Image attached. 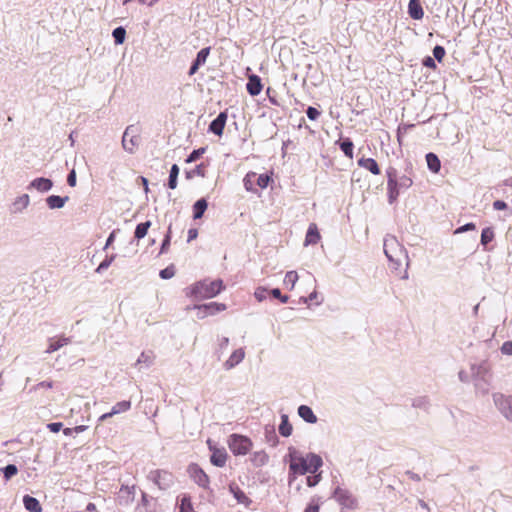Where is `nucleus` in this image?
Instances as JSON below:
<instances>
[{"label": "nucleus", "instance_id": "1", "mask_svg": "<svg viewBox=\"0 0 512 512\" xmlns=\"http://www.w3.org/2000/svg\"><path fill=\"white\" fill-rule=\"evenodd\" d=\"M384 253L388 260L393 264L394 269H398L403 262H405L406 268L409 267V256L404 246L397 240L393 235H387L384 238ZM403 279L408 278L407 269L404 271Z\"/></svg>", "mask_w": 512, "mask_h": 512}, {"label": "nucleus", "instance_id": "2", "mask_svg": "<svg viewBox=\"0 0 512 512\" xmlns=\"http://www.w3.org/2000/svg\"><path fill=\"white\" fill-rule=\"evenodd\" d=\"M224 289L223 281L203 280L195 283L190 289V295L196 300L210 299L217 296Z\"/></svg>", "mask_w": 512, "mask_h": 512}, {"label": "nucleus", "instance_id": "3", "mask_svg": "<svg viewBox=\"0 0 512 512\" xmlns=\"http://www.w3.org/2000/svg\"><path fill=\"white\" fill-rule=\"evenodd\" d=\"M285 460L289 462V483L295 480L297 475H305L308 473L306 457H303L294 447H289Z\"/></svg>", "mask_w": 512, "mask_h": 512}, {"label": "nucleus", "instance_id": "4", "mask_svg": "<svg viewBox=\"0 0 512 512\" xmlns=\"http://www.w3.org/2000/svg\"><path fill=\"white\" fill-rule=\"evenodd\" d=\"M228 446L235 456H243L252 449L253 443L247 436L231 434L228 439Z\"/></svg>", "mask_w": 512, "mask_h": 512}, {"label": "nucleus", "instance_id": "5", "mask_svg": "<svg viewBox=\"0 0 512 512\" xmlns=\"http://www.w3.org/2000/svg\"><path fill=\"white\" fill-rule=\"evenodd\" d=\"M493 402L502 416L512 423V395L494 393Z\"/></svg>", "mask_w": 512, "mask_h": 512}, {"label": "nucleus", "instance_id": "6", "mask_svg": "<svg viewBox=\"0 0 512 512\" xmlns=\"http://www.w3.org/2000/svg\"><path fill=\"white\" fill-rule=\"evenodd\" d=\"M148 479L151 480L161 490L170 488L174 483L172 473L166 470H153L148 474Z\"/></svg>", "mask_w": 512, "mask_h": 512}, {"label": "nucleus", "instance_id": "7", "mask_svg": "<svg viewBox=\"0 0 512 512\" xmlns=\"http://www.w3.org/2000/svg\"><path fill=\"white\" fill-rule=\"evenodd\" d=\"M333 498L342 508L355 509L357 506L356 498L347 489L337 487L333 492Z\"/></svg>", "mask_w": 512, "mask_h": 512}, {"label": "nucleus", "instance_id": "8", "mask_svg": "<svg viewBox=\"0 0 512 512\" xmlns=\"http://www.w3.org/2000/svg\"><path fill=\"white\" fill-rule=\"evenodd\" d=\"M387 174V190L389 203H394L402 190L397 183V171L395 168L389 167L386 171Z\"/></svg>", "mask_w": 512, "mask_h": 512}, {"label": "nucleus", "instance_id": "9", "mask_svg": "<svg viewBox=\"0 0 512 512\" xmlns=\"http://www.w3.org/2000/svg\"><path fill=\"white\" fill-rule=\"evenodd\" d=\"M136 485L122 484L116 497V502L119 506L127 507L135 500Z\"/></svg>", "mask_w": 512, "mask_h": 512}, {"label": "nucleus", "instance_id": "10", "mask_svg": "<svg viewBox=\"0 0 512 512\" xmlns=\"http://www.w3.org/2000/svg\"><path fill=\"white\" fill-rule=\"evenodd\" d=\"M138 144L139 137L136 135V129L132 125L128 126L122 137V146L124 150L129 153H133Z\"/></svg>", "mask_w": 512, "mask_h": 512}, {"label": "nucleus", "instance_id": "11", "mask_svg": "<svg viewBox=\"0 0 512 512\" xmlns=\"http://www.w3.org/2000/svg\"><path fill=\"white\" fill-rule=\"evenodd\" d=\"M471 375L476 381L487 382L490 375V365L488 361H481L471 365Z\"/></svg>", "mask_w": 512, "mask_h": 512}, {"label": "nucleus", "instance_id": "12", "mask_svg": "<svg viewBox=\"0 0 512 512\" xmlns=\"http://www.w3.org/2000/svg\"><path fill=\"white\" fill-rule=\"evenodd\" d=\"M188 472L197 485L202 488H208L209 477L197 464H191L188 468Z\"/></svg>", "mask_w": 512, "mask_h": 512}, {"label": "nucleus", "instance_id": "13", "mask_svg": "<svg viewBox=\"0 0 512 512\" xmlns=\"http://www.w3.org/2000/svg\"><path fill=\"white\" fill-rule=\"evenodd\" d=\"M192 308L200 312L205 311V314H198V318L203 319L208 315H215L218 312L226 310V305L223 303L210 302L202 305H194Z\"/></svg>", "mask_w": 512, "mask_h": 512}, {"label": "nucleus", "instance_id": "14", "mask_svg": "<svg viewBox=\"0 0 512 512\" xmlns=\"http://www.w3.org/2000/svg\"><path fill=\"white\" fill-rule=\"evenodd\" d=\"M53 187V182L49 178L38 177L33 179L27 186L28 190L35 189L40 193H46Z\"/></svg>", "mask_w": 512, "mask_h": 512}, {"label": "nucleus", "instance_id": "15", "mask_svg": "<svg viewBox=\"0 0 512 512\" xmlns=\"http://www.w3.org/2000/svg\"><path fill=\"white\" fill-rule=\"evenodd\" d=\"M210 50H211L210 47H205V48H202L197 53L196 58L193 61L192 65L189 69V72H188V74L190 76L194 75L197 72V70L199 69V67L202 66L203 64H205V62L210 54Z\"/></svg>", "mask_w": 512, "mask_h": 512}, {"label": "nucleus", "instance_id": "16", "mask_svg": "<svg viewBox=\"0 0 512 512\" xmlns=\"http://www.w3.org/2000/svg\"><path fill=\"white\" fill-rule=\"evenodd\" d=\"M227 121V113L220 112L218 116L210 123L209 131L214 133L217 136H221L223 134V130L225 128V124Z\"/></svg>", "mask_w": 512, "mask_h": 512}, {"label": "nucleus", "instance_id": "17", "mask_svg": "<svg viewBox=\"0 0 512 512\" xmlns=\"http://www.w3.org/2000/svg\"><path fill=\"white\" fill-rule=\"evenodd\" d=\"M30 204L28 194H22L16 197L11 205V212L14 214L22 213Z\"/></svg>", "mask_w": 512, "mask_h": 512}, {"label": "nucleus", "instance_id": "18", "mask_svg": "<svg viewBox=\"0 0 512 512\" xmlns=\"http://www.w3.org/2000/svg\"><path fill=\"white\" fill-rule=\"evenodd\" d=\"M244 357H245L244 349L239 348V349L235 350L230 355V357L225 361L223 366L226 370H230V369L234 368L236 365H238L239 363H241L243 361Z\"/></svg>", "mask_w": 512, "mask_h": 512}, {"label": "nucleus", "instance_id": "19", "mask_svg": "<svg viewBox=\"0 0 512 512\" xmlns=\"http://www.w3.org/2000/svg\"><path fill=\"white\" fill-rule=\"evenodd\" d=\"M246 89L251 96L259 95L262 90V83L260 77L254 74L249 76L248 82L246 84Z\"/></svg>", "mask_w": 512, "mask_h": 512}, {"label": "nucleus", "instance_id": "20", "mask_svg": "<svg viewBox=\"0 0 512 512\" xmlns=\"http://www.w3.org/2000/svg\"><path fill=\"white\" fill-rule=\"evenodd\" d=\"M408 14L414 20H420L424 16V11L420 0H410L408 4Z\"/></svg>", "mask_w": 512, "mask_h": 512}, {"label": "nucleus", "instance_id": "21", "mask_svg": "<svg viewBox=\"0 0 512 512\" xmlns=\"http://www.w3.org/2000/svg\"><path fill=\"white\" fill-rule=\"evenodd\" d=\"M306 462L309 468L308 473L315 474L319 468L323 465L322 458L314 453H308L306 455Z\"/></svg>", "mask_w": 512, "mask_h": 512}, {"label": "nucleus", "instance_id": "22", "mask_svg": "<svg viewBox=\"0 0 512 512\" xmlns=\"http://www.w3.org/2000/svg\"><path fill=\"white\" fill-rule=\"evenodd\" d=\"M68 200V196L50 195L46 198V204L50 209H61Z\"/></svg>", "mask_w": 512, "mask_h": 512}, {"label": "nucleus", "instance_id": "23", "mask_svg": "<svg viewBox=\"0 0 512 512\" xmlns=\"http://www.w3.org/2000/svg\"><path fill=\"white\" fill-rule=\"evenodd\" d=\"M320 240V233L316 224L312 223L309 225L306 237H305V245H314L317 244Z\"/></svg>", "mask_w": 512, "mask_h": 512}, {"label": "nucleus", "instance_id": "24", "mask_svg": "<svg viewBox=\"0 0 512 512\" xmlns=\"http://www.w3.org/2000/svg\"><path fill=\"white\" fill-rule=\"evenodd\" d=\"M298 415L307 423L314 424L317 422V416L307 405H300L298 407Z\"/></svg>", "mask_w": 512, "mask_h": 512}, {"label": "nucleus", "instance_id": "25", "mask_svg": "<svg viewBox=\"0 0 512 512\" xmlns=\"http://www.w3.org/2000/svg\"><path fill=\"white\" fill-rule=\"evenodd\" d=\"M358 165L368 171H370L374 175L380 174V169L377 162L373 158H360L358 160Z\"/></svg>", "mask_w": 512, "mask_h": 512}, {"label": "nucleus", "instance_id": "26", "mask_svg": "<svg viewBox=\"0 0 512 512\" xmlns=\"http://www.w3.org/2000/svg\"><path fill=\"white\" fill-rule=\"evenodd\" d=\"M23 504L25 509L29 512H42L41 504L35 497L25 495L23 497Z\"/></svg>", "mask_w": 512, "mask_h": 512}, {"label": "nucleus", "instance_id": "27", "mask_svg": "<svg viewBox=\"0 0 512 512\" xmlns=\"http://www.w3.org/2000/svg\"><path fill=\"white\" fill-rule=\"evenodd\" d=\"M250 460L255 467H262L268 463L269 456L264 450H260L254 452Z\"/></svg>", "mask_w": 512, "mask_h": 512}, {"label": "nucleus", "instance_id": "28", "mask_svg": "<svg viewBox=\"0 0 512 512\" xmlns=\"http://www.w3.org/2000/svg\"><path fill=\"white\" fill-rule=\"evenodd\" d=\"M229 490L233 494L238 503L245 504L246 506L250 504L251 500L236 484H230Z\"/></svg>", "mask_w": 512, "mask_h": 512}, {"label": "nucleus", "instance_id": "29", "mask_svg": "<svg viewBox=\"0 0 512 512\" xmlns=\"http://www.w3.org/2000/svg\"><path fill=\"white\" fill-rule=\"evenodd\" d=\"M227 453L224 450H215L211 457L210 461L214 466L223 467L226 464Z\"/></svg>", "mask_w": 512, "mask_h": 512}, {"label": "nucleus", "instance_id": "30", "mask_svg": "<svg viewBox=\"0 0 512 512\" xmlns=\"http://www.w3.org/2000/svg\"><path fill=\"white\" fill-rule=\"evenodd\" d=\"M208 207V203L205 198L197 200L193 205V218L200 219Z\"/></svg>", "mask_w": 512, "mask_h": 512}, {"label": "nucleus", "instance_id": "31", "mask_svg": "<svg viewBox=\"0 0 512 512\" xmlns=\"http://www.w3.org/2000/svg\"><path fill=\"white\" fill-rule=\"evenodd\" d=\"M293 428L292 425L289 423L288 415L282 414L281 415V423L279 425V433L283 437H289L292 434Z\"/></svg>", "mask_w": 512, "mask_h": 512}, {"label": "nucleus", "instance_id": "32", "mask_svg": "<svg viewBox=\"0 0 512 512\" xmlns=\"http://www.w3.org/2000/svg\"><path fill=\"white\" fill-rule=\"evenodd\" d=\"M426 162H427V166L428 168L434 172V173H437L439 172L440 168H441V163H440V160L438 158V156L434 153H428L426 154Z\"/></svg>", "mask_w": 512, "mask_h": 512}, {"label": "nucleus", "instance_id": "33", "mask_svg": "<svg viewBox=\"0 0 512 512\" xmlns=\"http://www.w3.org/2000/svg\"><path fill=\"white\" fill-rule=\"evenodd\" d=\"M154 359L155 356L153 352H142L136 361V365H144L145 368H148L153 364Z\"/></svg>", "mask_w": 512, "mask_h": 512}, {"label": "nucleus", "instance_id": "34", "mask_svg": "<svg viewBox=\"0 0 512 512\" xmlns=\"http://www.w3.org/2000/svg\"><path fill=\"white\" fill-rule=\"evenodd\" d=\"M69 343H70V338H67V337H61L57 340H51L46 352L47 353L55 352Z\"/></svg>", "mask_w": 512, "mask_h": 512}, {"label": "nucleus", "instance_id": "35", "mask_svg": "<svg viewBox=\"0 0 512 512\" xmlns=\"http://www.w3.org/2000/svg\"><path fill=\"white\" fill-rule=\"evenodd\" d=\"M150 226H151V222L150 221L139 223L136 226V229H135V232H134L135 238L138 239V240L144 238L146 236Z\"/></svg>", "mask_w": 512, "mask_h": 512}, {"label": "nucleus", "instance_id": "36", "mask_svg": "<svg viewBox=\"0 0 512 512\" xmlns=\"http://www.w3.org/2000/svg\"><path fill=\"white\" fill-rule=\"evenodd\" d=\"M179 175V167L176 164H173L170 173H169V179H168V187L170 189H175L177 187V178Z\"/></svg>", "mask_w": 512, "mask_h": 512}, {"label": "nucleus", "instance_id": "37", "mask_svg": "<svg viewBox=\"0 0 512 512\" xmlns=\"http://www.w3.org/2000/svg\"><path fill=\"white\" fill-rule=\"evenodd\" d=\"M112 36L114 38V42L116 45H121L124 43L126 38V30L124 27L119 26L115 28L112 32Z\"/></svg>", "mask_w": 512, "mask_h": 512}, {"label": "nucleus", "instance_id": "38", "mask_svg": "<svg viewBox=\"0 0 512 512\" xmlns=\"http://www.w3.org/2000/svg\"><path fill=\"white\" fill-rule=\"evenodd\" d=\"M494 230L493 228L491 227H486L482 230V233H481V245H483L484 247L487 246L488 243H490L493 239H494Z\"/></svg>", "mask_w": 512, "mask_h": 512}, {"label": "nucleus", "instance_id": "39", "mask_svg": "<svg viewBox=\"0 0 512 512\" xmlns=\"http://www.w3.org/2000/svg\"><path fill=\"white\" fill-rule=\"evenodd\" d=\"M298 281V274L296 271H288L284 278V284L292 290Z\"/></svg>", "mask_w": 512, "mask_h": 512}, {"label": "nucleus", "instance_id": "40", "mask_svg": "<svg viewBox=\"0 0 512 512\" xmlns=\"http://www.w3.org/2000/svg\"><path fill=\"white\" fill-rule=\"evenodd\" d=\"M353 142L346 138L340 143V149L345 154V156L352 158L353 157Z\"/></svg>", "mask_w": 512, "mask_h": 512}, {"label": "nucleus", "instance_id": "41", "mask_svg": "<svg viewBox=\"0 0 512 512\" xmlns=\"http://www.w3.org/2000/svg\"><path fill=\"white\" fill-rule=\"evenodd\" d=\"M131 408V402L130 401H120L118 403H116L111 411L114 415L116 414H119V413H122V412H126L128 411L129 409Z\"/></svg>", "mask_w": 512, "mask_h": 512}, {"label": "nucleus", "instance_id": "42", "mask_svg": "<svg viewBox=\"0 0 512 512\" xmlns=\"http://www.w3.org/2000/svg\"><path fill=\"white\" fill-rule=\"evenodd\" d=\"M180 512H194L191 499L189 496L184 495L180 500Z\"/></svg>", "mask_w": 512, "mask_h": 512}, {"label": "nucleus", "instance_id": "43", "mask_svg": "<svg viewBox=\"0 0 512 512\" xmlns=\"http://www.w3.org/2000/svg\"><path fill=\"white\" fill-rule=\"evenodd\" d=\"M2 472L6 480H9L18 473V468L14 464H8L2 468Z\"/></svg>", "mask_w": 512, "mask_h": 512}, {"label": "nucleus", "instance_id": "44", "mask_svg": "<svg viewBox=\"0 0 512 512\" xmlns=\"http://www.w3.org/2000/svg\"><path fill=\"white\" fill-rule=\"evenodd\" d=\"M413 407L426 410L429 407V400L427 397L421 396L413 400Z\"/></svg>", "mask_w": 512, "mask_h": 512}, {"label": "nucleus", "instance_id": "45", "mask_svg": "<svg viewBox=\"0 0 512 512\" xmlns=\"http://www.w3.org/2000/svg\"><path fill=\"white\" fill-rule=\"evenodd\" d=\"M397 183L399 188L408 189L413 184L411 177L407 175H402L400 177L397 176Z\"/></svg>", "mask_w": 512, "mask_h": 512}, {"label": "nucleus", "instance_id": "46", "mask_svg": "<svg viewBox=\"0 0 512 512\" xmlns=\"http://www.w3.org/2000/svg\"><path fill=\"white\" fill-rule=\"evenodd\" d=\"M205 151H206V148H204V147L193 150L187 157L186 162L192 163V162L196 161L204 154Z\"/></svg>", "mask_w": 512, "mask_h": 512}, {"label": "nucleus", "instance_id": "47", "mask_svg": "<svg viewBox=\"0 0 512 512\" xmlns=\"http://www.w3.org/2000/svg\"><path fill=\"white\" fill-rule=\"evenodd\" d=\"M175 275V267L174 265H169L168 267L162 269L159 273V276L162 279H170Z\"/></svg>", "mask_w": 512, "mask_h": 512}, {"label": "nucleus", "instance_id": "48", "mask_svg": "<svg viewBox=\"0 0 512 512\" xmlns=\"http://www.w3.org/2000/svg\"><path fill=\"white\" fill-rule=\"evenodd\" d=\"M170 240H171V225L169 226L168 232H167V234L165 235V237H164V239L162 241L161 248H160V253L161 254L167 252L168 247L170 245Z\"/></svg>", "mask_w": 512, "mask_h": 512}, {"label": "nucleus", "instance_id": "49", "mask_svg": "<svg viewBox=\"0 0 512 512\" xmlns=\"http://www.w3.org/2000/svg\"><path fill=\"white\" fill-rule=\"evenodd\" d=\"M268 290L264 287H258L255 292L254 296L259 301L262 302L267 298Z\"/></svg>", "mask_w": 512, "mask_h": 512}, {"label": "nucleus", "instance_id": "50", "mask_svg": "<svg viewBox=\"0 0 512 512\" xmlns=\"http://www.w3.org/2000/svg\"><path fill=\"white\" fill-rule=\"evenodd\" d=\"M433 56H434V59L441 62L445 56V49L440 45H436L433 48Z\"/></svg>", "mask_w": 512, "mask_h": 512}, {"label": "nucleus", "instance_id": "51", "mask_svg": "<svg viewBox=\"0 0 512 512\" xmlns=\"http://www.w3.org/2000/svg\"><path fill=\"white\" fill-rule=\"evenodd\" d=\"M115 256H111V257H107L106 259H104L100 264L99 266L97 267L96 269V272L100 273L106 269H108V267L111 265V263L113 262Z\"/></svg>", "mask_w": 512, "mask_h": 512}, {"label": "nucleus", "instance_id": "52", "mask_svg": "<svg viewBox=\"0 0 512 512\" xmlns=\"http://www.w3.org/2000/svg\"><path fill=\"white\" fill-rule=\"evenodd\" d=\"M306 115L310 120L315 121L320 116V111L315 107L309 106L306 110Z\"/></svg>", "mask_w": 512, "mask_h": 512}, {"label": "nucleus", "instance_id": "53", "mask_svg": "<svg viewBox=\"0 0 512 512\" xmlns=\"http://www.w3.org/2000/svg\"><path fill=\"white\" fill-rule=\"evenodd\" d=\"M41 388L51 389V388H53V382H52V381H41V382H39L38 384L34 385V386L30 389V392L38 391V390H39V389H41Z\"/></svg>", "mask_w": 512, "mask_h": 512}, {"label": "nucleus", "instance_id": "54", "mask_svg": "<svg viewBox=\"0 0 512 512\" xmlns=\"http://www.w3.org/2000/svg\"><path fill=\"white\" fill-rule=\"evenodd\" d=\"M321 480V474H313V475H310L306 478V482H307V485L309 487H314L316 486Z\"/></svg>", "mask_w": 512, "mask_h": 512}, {"label": "nucleus", "instance_id": "55", "mask_svg": "<svg viewBox=\"0 0 512 512\" xmlns=\"http://www.w3.org/2000/svg\"><path fill=\"white\" fill-rule=\"evenodd\" d=\"M500 350L502 354L512 356V341H505Z\"/></svg>", "mask_w": 512, "mask_h": 512}, {"label": "nucleus", "instance_id": "56", "mask_svg": "<svg viewBox=\"0 0 512 512\" xmlns=\"http://www.w3.org/2000/svg\"><path fill=\"white\" fill-rule=\"evenodd\" d=\"M269 181H270V177L268 175L261 174V175H259V177L257 179V184L261 188H266L269 184Z\"/></svg>", "mask_w": 512, "mask_h": 512}, {"label": "nucleus", "instance_id": "57", "mask_svg": "<svg viewBox=\"0 0 512 512\" xmlns=\"http://www.w3.org/2000/svg\"><path fill=\"white\" fill-rule=\"evenodd\" d=\"M476 228L475 224L470 222V223H466L465 225L463 226H460L459 228H457L455 230V234H460V233H463V232H466V231H469V230H474Z\"/></svg>", "mask_w": 512, "mask_h": 512}, {"label": "nucleus", "instance_id": "58", "mask_svg": "<svg viewBox=\"0 0 512 512\" xmlns=\"http://www.w3.org/2000/svg\"><path fill=\"white\" fill-rule=\"evenodd\" d=\"M62 427L63 424L61 422H52L47 424V428L53 433L59 432L62 429Z\"/></svg>", "mask_w": 512, "mask_h": 512}, {"label": "nucleus", "instance_id": "59", "mask_svg": "<svg viewBox=\"0 0 512 512\" xmlns=\"http://www.w3.org/2000/svg\"><path fill=\"white\" fill-rule=\"evenodd\" d=\"M67 183L71 187H75L76 186V172H75L74 169H72L70 171V173L68 174V176H67Z\"/></svg>", "mask_w": 512, "mask_h": 512}, {"label": "nucleus", "instance_id": "60", "mask_svg": "<svg viewBox=\"0 0 512 512\" xmlns=\"http://www.w3.org/2000/svg\"><path fill=\"white\" fill-rule=\"evenodd\" d=\"M423 65L425 67H428V68H435L436 67L434 58H431L430 56L426 57L423 60Z\"/></svg>", "mask_w": 512, "mask_h": 512}, {"label": "nucleus", "instance_id": "61", "mask_svg": "<svg viewBox=\"0 0 512 512\" xmlns=\"http://www.w3.org/2000/svg\"><path fill=\"white\" fill-rule=\"evenodd\" d=\"M493 208L495 210H504L507 208V204L502 201V200H496L494 203H493Z\"/></svg>", "mask_w": 512, "mask_h": 512}, {"label": "nucleus", "instance_id": "62", "mask_svg": "<svg viewBox=\"0 0 512 512\" xmlns=\"http://www.w3.org/2000/svg\"><path fill=\"white\" fill-rule=\"evenodd\" d=\"M147 504H148V495L145 492H142L141 504H139L137 506V510H139L141 512V506L145 507V506H147Z\"/></svg>", "mask_w": 512, "mask_h": 512}, {"label": "nucleus", "instance_id": "63", "mask_svg": "<svg viewBox=\"0 0 512 512\" xmlns=\"http://www.w3.org/2000/svg\"><path fill=\"white\" fill-rule=\"evenodd\" d=\"M304 512H319V505L317 503H310Z\"/></svg>", "mask_w": 512, "mask_h": 512}, {"label": "nucleus", "instance_id": "64", "mask_svg": "<svg viewBox=\"0 0 512 512\" xmlns=\"http://www.w3.org/2000/svg\"><path fill=\"white\" fill-rule=\"evenodd\" d=\"M228 344H229V338L223 337L219 343L220 350H222V351L225 350L228 347Z\"/></svg>", "mask_w": 512, "mask_h": 512}]
</instances>
